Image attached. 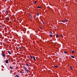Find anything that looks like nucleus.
<instances>
[{"label": "nucleus", "mask_w": 77, "mask_h": 77, "mask_svg": "<svg viewBox=\"0 0 77 77\" xmlns=\"http://www.w3.org/2000/svg\"><path fill=\"white\" fill-rule=\"evenodd\" d=\"M42 23H43V24H44V21H42Z\"/></svg>", "instance_id": "c85d7f7f"}, {"label": "nucleus", "mask_w": 77, "mask_h": 77, "mask_svg": "<svg viewBox=\"0 0 77 77\" xmlns=\"http://www.w3.org/2000/svg\"><path fill=\"white\" fill-rule=\"evenodd\" d=\"M56 37H59V35L57 34H56Z\"/></svg>", "instance_id": "aec40b11"}, {"label": "nucleus", "mask_w": 77, "mask_h": 77, "mask_svg": "<svg viewBox=\"0 0 77 77\" xmlns=\"http://www.w3.org/2000/svg\"><path fill=\"white\" fill-rule=\"evenodd\" d=\"M36 15L37 16H39V13H36Z\"/></svg>", "instance_id": "2eb2a0df"}, {"label": "nucleus", "mask_w": 77, "mask_h": 77, "mask_svg": "<svg viewBox=\"0 0 77 77\" xmlns=\"http://www.w3.org/2000/svg\"><path fill=\"white\" fill-rule=\"evenodd\" d=\"M7 15H8V14H7Z\"/></svg>", "instance_id": "f704fd0d"}, {"label": "nucleus", "mask_w": 77, "mask_h": 77, "mask_svg": "<svg viewBox=\"0 0 77 77\" xmlns=\"http://www.w3.org/2000/svg\"><path fill=\"white\" fill-rule=\"evenodd\" d=\"M70 68L72 70L73 69H72V67L71 66H70Z\"/></svg>", "instance_id": "412c9836"}, {"label": "nucleus", "mask_w": 77, "mask_h": 77, "mask_svg": "<svg viewBox=\"0 0 77 77\" xmlns=\"http://www.w3.org/2000/svg\"><path fill=\"white\" fill-rule=\"evenodd\" d=\"M34 3L35 4H36V3H37V2H36V1H35V2Z\"/></svg>", "instance_id": "6ab92c4d"}, {"label": "nucleus", "mask_w": 77, "mask_h": 77, "mask_svg": "<svg viewBox=\"0 0 77 77\" xmlns=\"http://www.w3.org/2000/svg\"><path fill=\"white\" fill-rule=\"evenodd\" d=\"M7 21H10V19H9V18H7Z\"/></svg>", "instance_id": "0eeeda50"}, {"label": "nucleus", "mask_w": 77, "mask_h": 77, "mask_svg": "<svg viewBox=\"0 0 77 77\" xmlns=\"http://www.w3.org/2000/svg\"><path fill=\"white\" fill-rule=\"evenodd\" d=\"M74 53V50L72 51V53Z\"/></svg>", "instance_id": "9d476101"}, {"label": "nucleus", "mask_w": 77, "mask_h": 77, "mask_svg": "<svg viewBox=\"0 0 77 77\" xmlns=\"http://www.w3.org/2000/svg\"><path fill=\"white\" fill-rule=\"evenodd\" d=\"M49 36H50V37H52V36H53L52 35H51V34H50V35H49Z\"/></svg>", "instance_id": "ddd939ff"}, {"label": "nucleus", "mask_w": 77, "mask_h": 77, "mask_svg": "<svg viewBox=\"0 0 77 77\" xmlns=\"http://www.w3.org/2000/svg\"><path fill=\"white\" fill-rule=\"evenodd\" d=\"M49 32L51 34H52L53 33H52V32H51V31H49Z\"/></svg>", "instance_id": "dca6fc26"}, {"label": "nucleus", "mask_w": 77, "mask_h": 77, "mask_svg": "<svg viewBox=\"0 0 77 77\" xmlns=\"http://www.w3.org/2000/svg\"><path fill=\"white\" fill-rule=\"evenodd\" d=\"M16 77H19V76H18L17 75H16Z\"/></svg>", "instance_id": "5701e85b"}, {"label": "nucleus", "mask_w": 77, "mask_h": 77, "mask_svg": "<svg viewBox=\"0 0 77 77\" xmlns=\"http://www.w3.org/2000/svg\"><path fill=\"white\" fill-rule=\"evenodd\" d=\"M64 53H65V54H66V53H67V52H66V51H64Z\"/></svg>", "instance_id": "393cba45"}, {"label": "nucleus", "mask_w": 77, "mask_h": 77, "mask_svg": "<svg viewBox=\"0 0 77 77\" xmlns=\"http://www.w3.org/2000/svg\"><path fill=\"white\" fill-rule=\"evenodd\" d=\"M24 72H21V73H24Z\"/></svg>", "instance_id": "7c9ffc66"}, {"label": "nucleus", "mask_w": 77, "mask_h": 77, "mask_svg": "<svg viewBox=\"0 0 77 77\" xmlns=\"http://www.w3.org/2000/svg\"><path fill=\"white\" fill-rule=\"evenodd\" d=\"M7 52L8 53H9V54H11V52L10 51H7Z\"/></svg>", "instance_id": "39448f33"}, {"label": "nucleus", "mask_w": 77, "mask_h": 77, "mask_svg": "<svg viewBox=\"0 0 77 77\" xmlns=\"http://www.w3.org/2000/svg\"><path fill=\"white\" fill-rule=\"evenodd\" d=\"M55 28H56V27H55Z\"/></svg>", "instance_id": "c9c22d12"}, {"label": "nucleus", "mask_w": 77, "mask_h": 77, "mask_svg": "<svg viewBox=\"0 0 77 77\" xmlns=\"http://www.w3.org/2000/svg\"><path fill=\"white\" fill-rule=\"evenodd\" d=\"M31 18L32 19H33V17H32V16H31Z\"/></svg>", "instance_id": "cd10ccee"}, {"label": "nucleus", "mask_w": 77, "mask_h": 77, "mask_svg": "<svg viewBox=\"0 0 77 77\" xmlns=\"http://www.w3.org/2000/svg\"><path fill=\"white\" fill-rule=\"evenodd\" d=\"M26 65L27 66H29V67H30L31 66H30V65H29V64H28L27 63H26Z\"/></svg>", "instance_id": "7ed1b4c3"}, {"label": "nucleus", "mask_w": 77, "mask_h": 77, "mask_svg": "<svg viewBox=\"0 0 77 77\" xmlns=\"http://www.w3.org/2000/svg\"><path fill=\"white\" fill-rule=\"evenodd\" d=\"M30 57H31V58L33 59V57H32V56H30Z\"/></svg>", "instance_id": "bb28decb"}, {"label": "nucleus", "mask_w": 77, "mask_h": 77, "mask_svg": "<svg viewBox=\"0 0 77 77\" xmlns=\"http://www.w3.org/2000/svg\"><path fill=\"white\" fill-rule=\"evenodd\" d=\"M19 49H20V50H22V48H21V47H19Z\"/></svg>", "instance_id": "a211bd4d"}, {"label": "nucleus", "mask_w": 77, "mask_h": 77, "mask_svg": "<svg viewBox=\"0 0 77 77\" xmlns=\"http://www.w3.org/2000/svg\"><path fill=\"white\" fill-rule=\"evenodd\" d=\"M5 0V2H7V1H8V0Z\"/></svg>", "instance_id": "c756f323"}, {"label": "nucleus", "mask_w": 77, "mask_h": 77, "mask_svg": "<svg viewBox=\"0 0 77 77\" xmlns=\"http://www.w3.org/2000/svg\"><path fill=\"white\" fill-rule=\"evenodd\" d=\"M33 57L34 60H35V61H36V59H35V57L33 56Z\"/></svg>", "instance_id": "423d86ee"}, {"label": "nucleus", "mask_w": 77, "mask_h": 77, "mask_svg": "<svg viewBox=\"0 0 77 77\" xmlns=\"http://www.w3.org/2000/svg\"><path fill=\"white\" fill-rule=\"evenodd\" d=\"M24 70H23V71Z\"/></svg>", "instance_id": "473e14b6"}, {"label": "nucleus", "mask_w": 77, "mask_h": 77, "mask_svg": "<svg viewBox=\"0 0 77 77\" xmlns=\"http://www.w3.org/2000/svg\"><path fill=\"white\" fill-rule=\"evenodd\" d=\"M5 63H9V61H8V60H5Z\"/></svg>", "instance_id": "20e7f679"}, {"label": "nucleus", "mask_w": 77, "mask_h": 77, "mask_svg": "<svg viewBox=\"0 0 77 77\" xmlns=\"http://www.w3.org/2000/svg\"><path fill=\"white\" fill-rule=\"evenodd\" d=\"M64 21H65V22H67V21H68V20H67L66 19V20H65Z\"/></svg>", "instance_id": "f8f14e48"}, {"label": "nucleus", "mask_w": 77, "mask_h": 77, "mask_svg": "<svg viewBox=\"0 0 77 77\" xmlns=\"http://www.w3.org/2000/svg\"><path fill=\"white\" fill-rule=\"evenodd\" d=\"M60 36L61 37H63V36L62 35H60Z\"/></svg>", "instance_id": "4be33fe9"}, {"label": "nucleus", "mask_w": 77, "mask_h": 77, "mask_svg": "<svg viewBox=\"0 0 77 77\" xmlns=\"http://www.w3.org/2000/svg\"><path fill=\"white\" fill-rule=\"evenodd\" d=\"M71 57H72V58H74V56H72V55H71Z\"/></svg>", "instance_id": "f3484780"}, {"label": "nucleus", "mask_w": 77, "mask_h": 77, "mask_svg": "<svg viewBox=\"0 0 77 77\" xmlns=\"http://www.w3.org/2000/svg\"><path fill=\"white\" fill-rule=\"evenodd\" d=\"M23 69H24V70L27 73H29V71H30V70H28L27 69V68L25 66H23Z\"/></svg>", "instance_id": "f257e3e1"}, {"label": "nucleus", "mask_w": 77, "mask_h": 77, "mask_svg": "<svg viewBox=\"0 0 77 77\" xmlns=\"http://www.w3.org/2000/svg\"><path fill=\"white\" fill-rule=\"evenodd\" d=\"M39 28H40V29H42V28L41 27H39Z\"/></svg>", "instance_id": "b1692460"}, {"label": "nucleus", "mask_w": 77, "mask_h": 77, "mask_svg": "<svg viewBox=\"0 0 77 77\" xmlns=\"http://www.w3.org/2000/svg\"><path fill=\"white\" fill-rule=\"evenodd\" d=\"M10 69H13V68H12V66H10Z\"/></svg>", "instance_id": "4468645a"}, {"label": "nucleus", "mask_w": 77, "mask_h": 77, "mask_svg": "<svg viewBox=\"0 0 77 77\" xmlns=\"http://www.w3.org/2000/svg\"><path fill=\"white\" fill-rule=\"evenodd\" d=\"M58 66H54V67L55 68H57V67Z\"/></svg>", "instance_id": "6e6552de"}, {"label": "nucleus", "mask_w": 77, "mask_h": 77, "mask_svg": "<svg viewBox=\"0 0 77 77\" xmlns=\"http://www.w3.org/2000/svg\"><path fill=\"white\" fill-rule=\"evenodd\" d=\"M62 22H65V20H63Z\"/></svg>", "instance_id": "a878e982"}, {"label": "nucleus", "mask_w": 77, "mask_h": 77, "mask_svg": "<svg viewBox=\"0 0 77 77\" xmlns=\"http://www.w3.org/2000/svg\"><path fill=\"white\" fill-rule=\"evenodd\" d=\"M0 27H2V26H1V25H0Z\"/></svg>", "instance_id": "2f4dec72"}, {"label": "nucleus", "mask_w": 77, "mask_h": 77, "mask_svg": "<svg viewBox=\"0 0 77 77\" xmlns=\"http://www.w3.org/2000/svg\"><path fill=\"white\" fill-rule=\"evenodd\" d=\"M6 14H8V11H7V10H6Z\"/></svg>", "instance_id": "9b49d317"}, {"label": "nucleus", "mask_w": 77, "mask_h": 77, "mask_svg": "<svg viewBox=\"0 0 77 77\" xmlns=\"http://www.w3.org/2000/svg\"><path fill=\"white\" fill-rule=\"evenodd\" d=\"M55 28H56V27H55Z\"/></svg>", "instance_id": "e433bc0d"}, {"label": "nucleus", "mask_w": 77, "mask_h": 77, "mask_svg": "<svg viewBox=\"0 0 77 77\" xmlns=\"http://www.w3.org/2000/svg\"><path fill=\"white\" fill-rule=\"evenodd\" d=\"M2 56H3V57H5V53H3V52H2Z\"/></svg>", "instance_id": "f03ea898"}, {"label": "nucleus", "mask_w": 77, "mask_h": 77, "mask_svg": "<svg viewBox=\"0 0 77 77\" xmlns=\"http://www.w3.org/2000/svg\"><path fill=\"white\" fill-rule=\"evenodd\" d=\"M42 8V7H37V8L38 9H40V8Z\"/></svg>", "instance_id": "1a4fd4ad"}, {"label": "nucleus", "mask_w": 77, "mask_h": 77, "mask_svg": "<svg viewBox=\"0 0 77 77\" xmlns=\"http://www.w3.org/2000/svg\"><path fill=\"white\" fill-rule=\"evenodd\" d=\"M15 77H17V76H15Z\"/></svg>", "instance_id": "72a5a7b5"}]
</instances>
